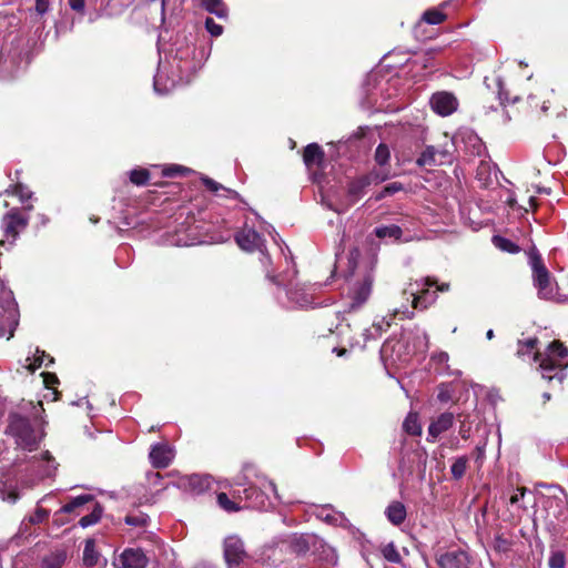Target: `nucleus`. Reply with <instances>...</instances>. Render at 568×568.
Segmentation results:
<instances>
[{
  "instance_id": "nucleus-5",
  "label": "nucleus",
  "mask_w": 568,
  "mask_h": 568,
  "mask_svg": "<svg viewBox=\"0 0 568 568\" xmlns=\"http://www.w3.org/2000/svg\"><path fill=\"white\" fill-rule=\"evenodd\" d=\"M432 286H436L439 292H447L449 290L448 283H443L440 285L437 284V280L434 277H425L420 281H416L415 283L409 284V288L404 291L405 295H409L412 297V307H423L426 308L429 304H432L437 295L436 292L430 293L429 288Z\"/></svg>"
},
{
  "instance_id": "nucleus-31",
  "label": "nucleus",
  "mask_w": 568,
  "mask_h": 568,
  "mask_svg": "<svg viewBox=\"0 0 568 568\" xmlns=\"http://www.w3.org/2000/svg\"><path fill=\"white\" fill-rule=\"evenodd\" d=\"M468 458L466 456L458 457L454 460L450 473L455 479H460L467 469Z\"/></svg>"
},
{
  "instance_id": "nucleus-42",
  "label": "nucleus",
  "mask_w": 568,
  "mask_h": 568,
  "mask_svg": "<svg viewBox=\"0 0 568 568\" xmlns=\"http://www.w3.org/2000/svg\"><path fill=\"white\" fill-rule=\"evenodd\" d=\"M402 190V184L400 183H397V182H394V183H390L388 185H386L383 190V192L381 193L379 196H377V199H382L386 195H390V194H394L398 191Z\"/></svg>"
},
{
  "instance_id": "nucleus-4",
  "label": "nucleus",
  "mask_w": 568,
  "mask_h": 568,
  "mask_svg": "<svg viewBox=\"0 0 568 568\" xmlns=\"http://www.w3.org/2000/svg\"><path fill=\"white\" fill-rule=\"evenodd\" d=\"M530 265L532 268L534 284L540 298L556 302H568V295L557 292V285L551 281L550 274L544 266L539 256H531Z\"/></svg>"
},
{
  "instance_id": "nucleus-17",
  "label": "nucleus",
  "mask_w": 568,
  "mask_h": 568,
  "mask_svg": "<svg viewBox=\"0 0 568 568\" xmlns=\"http://www.w3.org/2000/svg\"><path fill=\"white\" fill-rule=\"evenodd\" d=\"M236 243L244 251H254L261 246L262 240L260 234L253 229H244L236 234Z\"/></svg>"
},
{
  "instance_id": "nucleus-33",
  "label": "nucleus",
  "mask_w": 568,
  "mask_h": 568,
  "mask_svg": "<svg viewBox=\"0 0 568 568\" xmlns=\"http://www.w3.org/2000/svg\"><path fill=\"white\" fill-rule=\"evenodd\" d=\"M493 243L496 247L500 248L501 251L508 252V253H517L519 252V247L513 243L510 240L505 239L499 235H495L493 237Z\"/></svg>"
},
{
  "instance_id": "nucleus-46",
  "label": "nucleus",
  "mask_w": 568,
  "mask_h": 568,
  "mask_svg": "<svg viewBox=\"0 0 568 568\" xmlns=\"http://www.w3.org/2000/svg\"><path fill=\"white\" fill-rule=\"evenodd\" d=\"M382 325L378 323H374L371 328H367L364 333L365 339L368 341L371 338H376V332L381 333Z\"/></svg>"
},
{
  "instance_id": "nucleus-21",
  "label": "nucleus",
  "mask_w": 568,
  "mask_h": 568,
  "mask_svg": "<svg viewBox=\"0 0 568 568\" xmlns=\"http://www.w3.org/2000/svg\"><path fill=\"white\" fill-rule=\"evenodd\" d=\"M371 184V180L368 176H361L353 180L348 184V195L352 202L357 201L364 195L365 189Z\"/></svg>"
},
{
  "instance_id": "nucleus-37",
  "label": "nucleus",
  "mask_w": 568,
  "mask_h": 568,
  "mask_svg": "<svg viewBox=\"0 0 568 568\" xmlns=\"http://www.w3.org/2000/svg\"><path fill=\"white\" fill-rule=\"evenodd\" d=\"M566 556L562 551L556 550L550 554L548 566L549 568H565Z\"/></svg>"
},
{
  "instance_id": "nucleus-9",
  "label": "nucleus",
  "mask_w": 568,
  "mask_h": 568,
  "mask_svg": "<svg viewBox=\"0 0 568 568\" xmlns=\"http://www.w3.org/2000/svg\"><path fill=\"white\" fill-rule=\"evenodd\" d=\"M373 282V275L367 273L361 281H357L352 285L348 293L351 310H356L366 303L372 293Z\"/></svg>"
},
{
  "instance_id": "nucleus-27",
  "label": "nucleus",
  "mask_w": 568,
  "mask_h": 568,
  "mask_svg": "<svg viewBox=\"0 0 568 568\" xmlns=\"http://www.w3.org/2000/svg\"><path fill=\"white\" fill-rule=\"evenodd\" d=\"M241 501L239 498L231 499L225 493L217 495V504L225 511L233 513L239 511L242 507L239 505Z\"/></svg>"
},
{
  "instance_id": "nucleus-13",
  "label": "nucleus",
  "mask_w": 568,
  "mask_h": 568,
  "mask_svg": "<svg viewBox=\"0 0 568 568\" xmlns=\"http://www.w3.org/2000/svg\"><path fill=\"white\" fill-rule=\"evenodd\" d=\"M455 420L453 413L445 412L433 418L428 426L427 442L435 443L440 434L448 430Z\"/></svg>"
},
{
  "instance_id": "nucleus-44",
  "label": "nucleus",
  "mask_w": 568,
  "mask_h": 568,
  "mask_svg": "<svg viewBox=\"0 0 568 568\" xmlns=\"http://www.w3.org/2000/svg\"><path fill=\"white\" fill-rule=\"evenodd\" d=\"M125 523L130 526H144L146 524V517L144 515L126 516Z\"/></svg>"
},
{
  "instance_id": "nucleus-10",
  "label": "nucleus",
  "mask_w": 568,
  "mask_h": 568,
  "mask_svg": "<svg viewBox=\"0 0 568 568\" xmlns=\"http://www.w3.org/2000/svg\"><path fill=\"white\" fill-rule=\"evenodd\" d=\"M432 110L440 116H448L453 114L458 108L457 98L448 91H439L430 98Z\"/></svg>"
},
{
  "instance_id": "nucleus-19",
  "label": "nucleus",
  "mask_w": 568,
  "mask_h": 568,
  "mask_svg": "<svg viewBox=\"0 0 568 568\" xmlns=\"http://www.w3.org/2000/svg\"><path fill=\"white\" fill-rule=\"evenodd\" d=\"M320 542L314 536H293L291 549L296 555H303L310 550L311 546L316 547Z\"/></svg>"
},
{
  "instance_id": "nucleus-26",
  "label": "nucleus",
  "mask_w": 568,
  "mask_h": 568,
  "mask_svg": "<svg viewBox=\"0 0 568 568\" xmlns=\"http://www.w3.org/2000/svg\"><path fill=\"white\" fill-rule=\"evenodd\" d=\"M403 427L409 435L418 436L422 434V426L418 422V415L416 413H409L404 420Z\"/></svg>"
},
{
  "instance_id": "nucleus-55",
  "label": "nucleus",
  "mask_w": 568,
  "mask_h": 568,
  "mask_svg": "<svg viewBox=\"0 0 568 568\" xmlns=\"http://www.w3.org/2000/svg\"><path fill=\"white\" fill-rule=\"evenodd\" d=\"M359 257V251L358 248H353L349 252V261L355 262Z\"/></svg>"
},
{
  "instance_id": "nucleus-35",
  "label": "nucleus",
  "mask_w": 568,
  "mask_h": 568,
  "mask_svg": "<svg viewBox=\"0 0 568 568\" xmlns=\"http://www.w3.org/2000/svg\"><path fill=\"white\" fill-rule=\"evenodd\" d=\"M203 184L212 192L217 193L219 191H223L225 193V196L235 197L237 193L233 190L224 187L222 184L217 183L216 181L210 179V178H203L202 179Z\"/></svg>"
},
{
  "instance_id": "nucleus-3",
  "label": "nucleus",
  "mask_w": 568,
  "mask_h": 568,
  "mask_svg": "<svg viewBox=\"0 0 568 568\" xmlns=\"http://www.w3.org/2000/svg\"><path fill=\"white\" fill-rule=\"evenodd\" d=\"M258 487L251 485L242 490L234 491L233 498H239L240 501H245V507L251 508H266L272 501L270 494L274 495L275 499H280L276 491V486L273 481L262 478L258 480Z\"/></svg>"
},
{
  "instance_id": "nucleus-2",
  "label": "nucleus",
  "mask_w": 568,
  "mask_h": 568,
  "mask_svg": "<svg viewBox=\"0 0 568 568\" xmlns=\"http://www.w3.org/2000/svg\"><path fill=\"white\" fill-rule=\"evenodd\" d=\"M8 422L6 433L14 438L18 447L28 452L37 449L42 436L37 435L28 418L12 413Z\"/></svg>"
},
{
  "instance_id": "nucleus-40",
  "label": "nucleus",
  "mask_w": 568,
  "mask_h": 568,
  "mask_svg": "<svg viewBox=\"0 0 568 568\" xmlns=\"http://www.w3.org/2000/svg\"><path fill=\"white\" fill-rule=\"evenodd\" d=\"M205 29L212 37H220L223 33V27L216 23L212 18H206Z\"/></svg>"
},
{
  "instance_id": "nucleus-6",
  "label": "nucleus",
  "mask_w": 568,
  "mask_h": 568,
  "mask_svg": "<svg viewBox=\"0 0 568 568\" xmlns=\"http://www.w3.org/2000/svg\"><path fill=\"white\" fill-rule=\"evenodd\" d=\"M17 315V303L12 292L0 283V337L4 336L7 328H9L8 339L13 336V328L18 324Z\"/></svg>"
},
{
  "instance_id": "nucleus-57",
  "label": "nucleus",
  "mask_w": 568,
  "mask_h": 568,
  "mask_svg": "<svg viewBox=\"0 0 568 568\" xmlns=\"http://www.w3.org/2000/svg\"><path fill=\"white\" fill-rule=\"evenodd\" d=\"M529 205H530V207H532V209H534V207H536V199H535L534 196H530V197H529Z\"/></svg>"
},
{
  "instance_id": "nucleus-43",
  "label": "nucleus",
  "mask_w": 568,
  "mask_h": 568,
  "mask_svg": "<svg viewBox=\"0 0 568 568\" xmlns=\"http://www.w3.org/2000/svg\"><path fill=\"white\" fill-rule=\"evenodd\" d=\"M49 517V511L43 508H38L33 516L30 517V521L32 524L42 523L44 519Z\"/></svg>"
},
{
  "instance_id": "nucleus-64",
  "label": "nucleus",
  "mask_w": 568,
  "mask_h": 568,
  "mask_svg": "<svg viewBox=\"0 0 568 568\" xmlns=\"http://www.w3.org/2000/svg\"><path fill=\"white\" fill-rule=\"evenodd\" d=\"M544 397H545L546 399H549V398H550V395H549V394H547V393H545V394H544Z\"/></svg>"
},
{
  "instance_id": "nucleus-30",
  "label": "nucleus",
  "mask_w": 568,
  "mask_h": 568,
  "mask_svg": "<svg viewBox=\"0 0 568 568\" xmlns=\"http://www.w3.org/2000/svg\"><path fill=\"white\" fill-rule=\"evenodd\" d=\"M375 234L379 239L393 237L398 240L402 236V229L397 225H384L375 229Z\"/></svg>"
},
{
  "instance_id": "nucleus-16",
  "label": "nucleus",
  "mask_w": 568,
  "mask_h": 568,
  "mask_svg": "<svg viewBox=\"0 0 568 568\" xmlns=\"http://www.w3.org/2000/svg\"><path fill=\"white\" fill-rule=\"evenodd\" d=\"M448 158V152L438 150L435 146H427L420 156L417 159V164L420 166L426 165H442Z\"/></svg>"
},
{
  "instance_id": "nucleus-14",
  "label": "nucleus",
  "mask_w": 568,
  "mask_h": 568,
  "mask_svg": "<svg viewBox=\"0 0 568 568\" xmlns=\"http://www.w3.org/2000/svg\"><path fill=\"white\" fill-rule=\"evenodd\" d=\"M439 568H468L469 559L465 551L453 550L436 557Z\"/></svg>"
},
{
  "instance_id": "nucleus-39",
  "label": "nucleus",
  "mask_w": 568,
  "mask_h": 568,
  "mask_svg": "<svg viewBox=\"0 0 568 568\" xmlns=\"http://www.w3.org/2000/svg\"><path fill=\"white\" fill-rule=\"evenodd\" d=\"M149 172L146 170L140 169V170H133L130 174V180L132 183L136 185H144L146 184L149 180Z\"/></svg>"
},
{
  "instance_id": "nucleus-23",
  "label": "nucleus",
  "mask_w": 568,
  "mask_h": 568,
  "mask_svg": "<svg viewBox=\"0 0 568 568\" xmlns=\"http://www.w3.org/2000/svg\"><path fill=\"white\" fill-rule=\"evenodd\" d=\"M202 6L206 11L219 18L227 17V8L222 0H202Z\"/></svg>"
},
{
  "instance_id": "nucleus-12",
  "label": "nucleus",
  "mask_w": 568,
  "mask_h": 568,
  "mask_svg": "<svg viewBox=\"0 0 568 568\" xmlns=\"http://www.w3.org/2000/svg\"><path fill=\"white\" fill-rule=\"evenodd\" d=\"M148 562V557L139 548H128L114 559L118 568H145Z\"/></svg>"
},
{
  "instance_id": "nucleus-52",
  "label": "nucleus",
  "mask_w": 568,
  "mask_h": 568,
  "mask_svg": "<svg viewBox=\"0 0 568 568\" xmlns=\"http://www.w3.org/2000/svg\"><path fill=\"white\" fill-rule=\"evenodd\" d=\"M459 434H460L462 438H464V439H468V438H469V435H470V429H469V427H466V426L463 424V425L460 426Z\"/></svg>"
},
{
  "instance_id": "nucleus-25",
  "label": "nucleus",
  "mask_w": 568,
  "mask_h": 568,
  "mask_svg": "<svg viewBox=\"0 0 568 568\" xmlns=\"http://www.w3.org/2000/svg\"><path fill=\"white\" fill-rule=\"evenodd\" d=\"M65 561V554L63 551H55L42 559V568H61Z\"/></svg>"
},
{
  "instance_id": "nucleus-54",
  "label": "nucleus",
  "mask_w": 568,
  "mask_h": 568,
  "mask_svg": "<svg viewBox=\"0 0 568 568\" xmlns=\"http://www.w3.org/2000/svg\"><path fill=\"white\" fill-rule=\"evenodd\" d=\"M324 552L326 555L325 559H327V560H335V558H336L335 557V552H334V550L332 548H329V547L325 548Z\"/></svg>"
},
{
  "instance_id": "nucleus-36",
  "label": "nucleus",
  "mask_w": 568,
  "mask_h": 568,
  "mask_svg": "<svg viewBox=\"0 0 568 568\" xmlns=\"http://www.w3.org/2000/svg\"><path fill=\"white\" fill-rule=\"evenodd\" d=\"M446 19V14L438 9H429L424 12L423 20L428 24H439Z\"/></svg>"
},
{
  "instance_id": "nucleus-51",
  "label": "nucleus",
  "mask_w": 568,
  "mask_h": 568,
  "mask_svg": "<svg viewBox=\"0 0 568 568\" xmlns=\"http://www.w3.org/2000/svg\"><path fill=\"white\" fill-rule=\"evenodd\" d=\"M437 398L439 402H448L450 399V394L447 389L443 388V386L439 388Z\"/></svg>"
},
{
  "instance_id": "nucleus-38",
  "label": "nucleus",
  "mask_w": 568,
  "mask_h": 568,
  "mask_svg": "<svg viewBox=\"0 0 568 568\" xmlns=\"http://www.w3.org/2000/svg\"><path fill=\"white\" fill-rule=\"evenodd\" d=\"M390 158L389 149L386 144H379L375 151V160L379 165H385Z\"/></svg>"
},
{
  "instance_id": "nucleus-63",
  "label": "nucleus",
  "mask_w": 568,
  "mask_h": 568,
  "mask_svg": "<svg viewBox=\"0 0 568 568\" xmlns=\"http://www.w3.org/2000/svg\"><path fill=\"white\" fill-rule=\"evenodd\" d=\"M10 498H11L12 501H16L17 496L16 495H12V496L10 495Z\"/></svg>"
},
{
  "instance_id": "nucleus-49",
  "label": "nucleus",
  "mask_w": 568,
  "mask_h": 568,
  "mask_svg": "<svg viewBox=\"0 0 568 568\" xmlns=\"http://www.w3.org/2000/svg\"><path fill=\"white\" fill-rule=\"evenodd\" d=\"M69 6L72 10L82 13L84 11L85 2L84 0H69Z\"/></svg>"
},
{
  "instance_id": "nucleus-15",
  "label": "nucleus",
  "mask_w": 568,
  "mask_h": 568,
  "mask_svg": "<svg viewBox=\"0 0 568 568\" xmlns=\"http://www.w3.org/2000/svg\"><path fill=\"white\" fill-rule=\"evenodd\" d=\"M174 458L173 449L165 444L153 445L150 452L151 464L155 468H165Z\"/></svg>"
},
{
  "instance_id": "nucleus-32",
  "label": "nucleus",
  "mask_w": 568,
  "mask_h": 568,
  "mask_svg": "<svg viewBox=\"0 0 568 568\" xmlns=\"http://www.w3.org/2000/svg\"><path fill=\"white\" fill-rule=\"evenodd\" d=\"M318 516L321 518H323L324 520H326L327 523H331L334 525L342 524L345 520L343 514L334 511L333 509H331L328 507H323L321 509V513Z\"/></svg>"
},
{
  "instance_id": "nucleus-58",
  "label": "nucleus",
  "mask_w": 568,
  "mask_h": 568,
  "mask_svg": "<svg viewBox=\"0 0 568 568\" xmlns=\"http://www.w3.org/2000/svg\"><path fill=\"white\" fill-rule=\"evenodd\" d=\"M154 89H155V91L160 92V89H159V75H156L155 79H154Z\"/></svg>"
},
{
  "instance_id": "nucleus-29",
  "label": "nucleus",
  "mask_w": 568,
  "mask_h": 568,
  "mask_svg": "<svg viewBox=\"0 0 568 568\" xmlns=\"http://www.w3.org/2000/svg\"><path fill=\"white\" fill-rule=\"evenodd\" d=\"M92 500H93V497L91 495L78 496V497L73 498L70 503H68L64 506H62L61 513L71 514L75 509L84 506L85 504H88V503H90Z\"/></svg>"
},
{
  "instance_id": "nucleus-60",
  "label": "nucleus",
  "mask_w": 568,
  "mask_h": 568,
  "mask_svg": "<svg viewBox=\"0 0 568 568\" xmlns=\"http://www.w3.org/2000/svg\"><path fill=\"white\" fill-rule=\"evenodd\" d=\"M176 170H178V168H175V169H169V170H166V171L164 172V174H165V175H172V174H173V172H175Z\"/></svg>"
},
{
  "instance_id": "nucleus-50",
  "label": "nucleus",
  "mask_w": 568,
  "mask_h": 568,
  "mask_svg": "<svg viewBox=\"0 0 568 568\" xmlns=\"http://www.w3.org/2000/svg\"><path fill=\"white\" fill-rule=\"evenodd\" d=\"M432 359L439 364H447L449 355L446 352H439L432 356Z\"/></svg>"
},
{
  "instance_id": "nucleus-45",
  "label": "nucleus",
  "mask_w": 568,
  "mask_h": 568,
  "mask_svg": "<svg viewBox=\"0 0 568 568\" xmlns=\"http://www.w3.org/2000/svg\"><path fill=\"white\" fill-rule=\"evenodd\" d=\"M13 194L18 195L22 202L31 197V192L21 184L14 187Z\"/></svg>"
},
{
  "instance_id": "nucleus-61",
  "label": "nucleus",
  "mask_w": 568,
  "mask_h": 568,
  "mask_svg": "<svg viewBox=\"0 0 568 568\" xmlns=\"http://www.w3.org/2000/svg\"><path fill=\"white\" fill-rule=\"evenodd\" d=\"M486 336L488 339H491L494 337V331L493 329H489L487 333H486Z\"/></svg>"
},
{
  "instance_id": "nucleus-11",
  "label": "nucleus",
  "mask_w": 568,
  "mask_h": 568,
  "mask_svg": "<svg viewBox=\"0 0 568 568\" xmlns=\"http://www.w3.org/2000/svg\"><path fill=\"white\" fill-rule=\"evenodd\" d=\"M409 354L410 349L407 347L404 339H388L381 348L382 357L389 359L392 364L406 362Z\"/></svg>"
},
{
  "instance_id": "nucleus-34",
  "label": "nucleus",
  "mask_w": 568,
  "mask_h": 568,
  "mask_svg": "<svg viewBox=\"0 0 568 568\" xmlns=\"http://www.w3.org/2000/svg\"><path fill=\"white\" fill-rule=\"evenodd\" d=\"M101 515H102L101 506L95 505V507L93 508V510L89 515L83 516L80 519L79 525L82 528H87L89 526H92V525L97 524L100 520Z\"/></svg>"
},
{
  "instance_id": "nucleus-62",
  "label": "nucleus",
  "mask_w": 568,
  "mask_h": 568,
  "mask_svg": "<svg viewBox=\"0 0 568 568\" xmlns=\"http://www.w3.org/2000/svg\"><path fill=\"white\" fill-rule=\"evenodd\" d=\"M477 450H478V455H479V456H481V455L484 454V449H483V448H479V447H478V448H477Z\"/></svg>"
},
{
  "instance_id": "nucleus-20",
  "label": "nucleus",
  "mask_w": 568,
  "mask_h": 568,
  "mask_svg": "<svg viewBox=\"0 0 568 568\" xmlns=\"http://www.w3.org/2000/svg\"><path fill=\"white\" fill-rule=\"evenodd\" d=\"M303 160L307 168L320 165L324 160V152L318 144L311 143L304 150Z\"/></svg>"
},
{
  "instance_id": "nucleus-22",
  "label": "nucleus",
  "mask_w": 568,
  "mask_h": 568,
  "mask_svg": "<svg viewBox=\"0 0 568 568\" xmlns=\"http://www.w3.org/2000/svg\"><path fill=\"white\" fill-rule=\"evenodd\" d=\"M186 483L193 493L200 494L210 487L211 479L207 476L192 475L186 478Z\"/></svg>"
},
{
  "instance_id": "nucleus-28",
  "label": "nucleus",
  "mask_w": 568,
  "mask_h": 568,
  "mask_svg": "<svg viewBox=\"0 0 568 568\" xmlns=\"http://www.w3.org/2000/svg\"><path fill=\"white\" fill-rule=\"evenodd\" d=\"M83 560L88 566H95L99 561V555L95 551V544L92 539L85 541L83 550Z\"/></svg>"
},
{
  "instance_id": "nucleus-53",
  "label": "nucleus",
  "mask_w": 568,
  "mask_h": 568,
  "mask_svg": "<svg viewBox=\"0 0 568 568\" xmlns=\"http://www.w3.org/2000/svg\"><path fill=\"white\" fill-rule=\"evenodd\" d=\"M395 315L397 314H404L407 318H410L413 315H414V312L408 310V308H404V310H399V308H396L394 311Z\"/></svg>"
},
{
  "instance_id": "nucleus-41",
  "label": "nucleus",
  "mask_w": 568,
  "mask_h": 568,
  "mask_svg": "<svg viewBox=\"0 0 568 568\" xmlns=\"http://www.w3.org/2000/svg\"><path fill=\"white\" fill-rule=\"evenodd\" d=\"M36 353H37V356L34 358L33 363L28 366V368L31 372H34L36 369L40 368L43 364V358L47 356L45 353L40 349H37Z\"/></svg>"
},
{
  "instance_id": "nucleus-59",
  "label": "nucleus",
  "mask_w": 568,
  "mask_h": 568,
  "mask_svg": "<svg viewBox=\"0 0 568 568\" xmlns=\"http://www.w3.org/2000/svg\"><path fill=\"white\" fill-rule=\"evenodd\" d=\"M422 335H423V338L425 339V347L427 348L428 347V336L425 332H423Z\"/></svg>"
},
{
  "instance_id": "nucleus-8",
  "label": "nucleus",
  "mask_w": 568,
  "mask_h": 568,
  "mask_svg": "<svg viewBox=\"0 0 568 568\" xmlns=\"http://www.w3.org/2000/svg\"><path fill=\"white\" fill-rule=\"evenodd\" d=\"M247 554L244 544L237 536H229L224 540V558L227 568H242L241 565L246 559Z\"/></svg>"
},
{
  "instance_id": "nucleus-48",
  "label": "nucleus",
  "mask_w": 568,
  "mask_h": 568,
  "mask_svg": "<svg viewBox=\"0 0 568 568\" xmlns=\"http://www.w3.org/2000/svg\"><path fill=\"white\" fill-rule=\"evenodd\" d=\"M518 493L514 494L510 499H509V503L511 505H516L518 504L525 496L527 489L525 487H521V488H518L517 489Z\"/></svg>"
},
{
  "instance_id": "nucleus-1",
  "label": "nucleus",
  "mask_w": 568,
  "mask_h": 568,
  "mask_svg": "<svg viewBox=\"0 0 568 568\" xmlns=\"http://www.w3.org/2000/svg\"><path fill=\"white\" fill-rule=\"evenodd\" d=\"M537 344L538 338L536 337L518 341V357L524 359L532 354V359L538 363V369L542 378L548 381L557 379L561 383L566 377L565 371L568 367V349L559 341H554L544 352H537Z\"/></svg>"
},
{
  "instance_id": "nucleus-56",
  "label": "nucleus",
  "mask_w": 568,
  "mask_h": 568,
  "mask_svg": "<svg viewBox=\"0 0 568 568\" xmlns=\"http://www.w3.org/2000/svg\"><path fill=\"white\" fill-rule=\"evenodd\" d=\"M42 457H43V459H45L48 462L52 460V456L49 452L43 453Z\"/></svg>"
},
{
  "instance_id": "nucleus-18",
  "label": "nucleus",
  "mask_w": 568,
  "mask_h": 568,
  "mask_svg": "<svg viewBox=\"0 0 568 568\" xmlns=\"http://www.w3.org/2000/svg\"><path fill=\"white\" fill-rule=\"evenodd\" d=\"M385 516L392 525L399 526L406 520L407 510L402 501L393 500L386 507Z\"/></svg>"
},
{
  "instance_id": "nucleus-24",
  "label": "nucleus",
  "mask_w": 568,
  "mask_h": 568,
  "mask_svg": "<svg viewBox=\"0 0 568 568\" xmlns=\"http://www.w3.org/2000/svg\"><path fill=\"white\" fill-rule=\"evenodd\" d=\"M381 554L387 561L392 564L402 562V556L393 541L383 545L381 547Z\"/></svg>"
},
{
  "instance_id": "nucleus-47",
  "label": "nucleus",
  "mask_w": 568,
  "mask_h": 568,
  "mask_svg": "<svg viewBox=\"0 0 568 568\" xmlns=\"http://www.w3.org/2000/svg\"><path fill=\"white\" fill-rule=\"evenodd\" d=\"M50 7V0H36V11L40 16L48 12Z\"/></svg>"
},
{
  "instance_id": "nucleus-7",
  "label": "nucleus",
  "mask_w": 568,
  "mask_h": 568,
  "mask_svg": "<svg viewBox=\"0 0 568 568\" xmlns=\"http://www.w3.org/2000/svg\"><path fill=\"white\" fill-rule=\"evenodd\" d=\"M29 223V216L23 215L19 209L13 207L6 213L1 221V229L7 240H11L10 244L17 240L19 234L26 230Z\"/></svg>"
}]
</instances>
